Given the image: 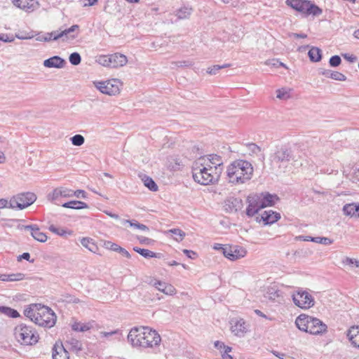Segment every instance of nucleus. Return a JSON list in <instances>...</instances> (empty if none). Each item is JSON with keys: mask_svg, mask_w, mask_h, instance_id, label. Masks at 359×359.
Wrapping results in <instances>:
<instances>
[{"mask_svg": "<svg viewBox=\"0 0 359 359\" xmlns=\"http://www.w3.org/2000/svg\"><path fill=\"white\" fill-rule=\"evenodd\" d=\"M205 157H200L192 167V175L195 182L202 185L214 184L217 182L222 174V170L206 162Z\"/></svg>", "mask_w": 359, "mask_h": 359, "instance_id": "f257e3e1", "label": "nucleus"}, {"mask_svg": "<svg viewBox=\"0 0 359 359\" xmlns=\"http://www.w3.org/2000/svg\"><path fill=\"white\" fill-rule=\"evenodd\" d=\"M253 167L248 161L237 159L226 168V180L234 185L242 184L250 180L253 175Z\"/></svg>", "mask_w": 359, "mask_h": 359, "instance_id": "f03ea898", "label": "nucleus"}, {"mask_svg": "<svg viewBox=\"0 0 359 359\" xmlns=\"http://www.w3.org/2000/svg\"><path fill=\"white\" fill-rule=\"evenodd\" d=\"M296 326L302 331L311 334H323L327 332V326L322 320L306 314L299 315L295 320Z\"/></svg>", "mask_w": 359, "mask_h": 359, "instance_id": "7ed1b4c3", "label": "nucleus"}, {"mask_svg": "<svg viewBox=\"0 0 359 359\" xmlns=\"http://www.w3.org/2000/svg\"><path fill=\"white\" fill-rule=\"evenodd\" d=\"M285 4L304 17L319 16L323 13V10L309 0H286Z\"/></svg>", "mask_w": 359, "mask_h": 359, "instance_id": "20e7f679", "label": "nucleus"}, {"mask_svg": "<svg viewBox=\"0 0 359 359\" xmlns=\"http://www.w3.org/2000/svg\"><path fill=\"white\" fill-rule=\"evenodd\" d=\"M14 335L18 342L22 345H33L38 342L39 334L29 325L21 323L15 327Z\"/></svg>", "mask_w": 359, "mask_h": 359, "instance_id": "39448f33", "label": "nucleus"}, {"mask_svg": "<svg viewBox=\"0 0 359 359\" xmlns=\"http://www.w3.org/2000/svg\"><path fill=\"white\" fill-rule=\"evenodd\" d=\"M36 313L35 323L41 327L50 328L56 323L57 317L53 311L46 306L41 304Z\"/></svg>", "mask_w": 359, "mask_h": 359, "instance_id": "423d86ee", "label": "nucleus"}, {"mask_svg": "<svg viewBox=\"0 0 359 359\" xmlns=\"http://www.w3.org/2000/svg\"><path fill=\"white\" fill-rule=\"evenodd\" d=\"M36 200V196L32 192H23L13 196L10 199L9 208L23 210Z\"/></svg>", "mask_w": 359, "mask_h": 359, "instance_id": "0eeeda50", "label": "nucleus"}, {"mask_svg": "<svg viewBox=\"0 0 359 359\" xmlns=\"http://www.w3.org/2000/svg\"><path fill=\"white\" fill-rule=\"evenodd\" d=\"M271 161L274 163L278 164L279 168L282 166L286 168L289 162L295 160L291 148L281 147L271 156Z\"/></svg>", "mask_w": 359, "mask_h": 359, "instance_id": "6e6552de", "label": "nucleus"}, {"mask_svg": "<svg viewBox=\"0 0 359 359\" xmlns=\"http://www.w3.org/2000/svg\"><path fill=\"white\" fill-rule=\"evenodd\" d=\"M292 300L295 305L302 309H309L314 305V299L306 291L299 290L292 294Z\"/></svg>", "mask_w": 359, "mask_h": 359, "instance_id": "1a4fd4ad", "label": "nucleus"}, {"mask_svg": "<svg viewBox=\"0 0 359 359\" xmlns=\"http://www.w3.org/2000/svg\"><path fill=\"white\" fill-rule=\"evenodd\" d=\"M148 327H135L132 328L128 335V340L133 346L140 347L142 341L145 339V334Z\"/></svg>", "mask_w": 359, "mask_h": 359, "instance_id": "9d476101", "label": "nucleus"}, {"mask_svg": "<svg viewBox=\"0 0 359 359\" xmlns=\"http://www.w3.org/2000/svg\"><path fill=\"white\" fill-rule=\"evenodd\" d=\"M61 198H72V190L67 187H59L54 189L47 196L48 200L55 205H60Z\"/></svg>", "mask_w": 359, "mask_h": 359, "instance_id": "9b49d317", "label": "nucleus"}, {"mask_svg": "<svg viewBox=\"0 0 359 359\" xmlns=\"http://www.w3.org/2000/svg\"><path fill=\"white\" fill-rule=\"evenodd\" d=\"M246 253L245 249L238 245H226L223 249L224 256L231 261L244 257Z\"/></svg>", "mask_w": 359, "mask_h": 359, "instance_id": "f8f14e48", "label": "nucleus"}, {"mask_svg": "<svg viewBox=\"0 0 359 359\" xmlns=\"http://www.w3.org/2000/svg\"><path fill=\"white\" fill-rule=\"evenodd\" d=\"M161 341V336L155 330L148 327V330L145 334V339L142 341L140 347L142 348H153L160 344Z\"/></svg>", "mask_w": 359, "mask_h": 359, "instance_id": "ddd939ff", "label": "nucleus"}, {"mask_svg": "<svg viewBox=\"0 0 359 359\" xmlns=\"http://www.w3.org/2000/svg\"><path fill=\"white\" fill-rule=\"evenodd\" d=\"M117 83L118 80L116 79L113 81H102L98 82L97 84H96V87L104 94L109 95H116L119 92V88Z\"/></svg>", "mask_w": 359, "mask_h": 359, "instance_id": "4468645a", "label": "nucleus"}, {"mask_svg": "<svg viewBox=\"0 0 359 359\" xmlns=\"http://www.w3.org/2000/svg\"><path fill=\"white\" fill-rule=\"evenodd\" d=\"M19 228L25 231H29L33 238L39 242L45 243L48 239V236L46 233L41 231L36 224L22 225L19 226Z\"/></svg>", "mask_w": 359, "mask_h": 359, "instance_id": "2eb2a0df", "label": "nucleus"}, {"mask_svg": "<svg viewBox=\"0 0 359 359\" xmlns=\"http://www.w3.org/2000/svg\"><path fill=\"white\" fill-rule=\"evenodd\" d=\"M280 218V213L273 210H266L260 216L256 217L257 222H263L264 225L272 224Z\"/></svg>", "mask_w": 359, "mask_h": 359, "instance_id": "dca6fc26", "label": "nucleus"}, {"mask_svg": "<svg viewBox=\"0 0 359 359\" xmlns=\"http://www.w3.org/2000/svg\"><path fill=\"white\" fill-rule=\"evenodd\" d=\"M12 2L15 6L27 12L33 11L39 7L36 0H12Z\"/></svg>", "mask_w": 359, "mask_h": 359, "instance_id": "f3484780", "label": "nucleus"}, {"mask_svg": "<svg viewBox=\"0 0 359 359\" xmlns=\"http://www.w3.org/2000/svg\"><path fill=\"white\" fill-rule=\"evenodd\" d=\"M53 359H69V353L61 341H57L52 349Z\"/></svg>", "mask_w": 359, "mask_h": 359, "instance_id": "a211bd4d", "label": "nucleus"}, {"mask_svg": "<svg viewBox=\"0 0 359 359\" xmlns=\"http://www.w3.org/2000/svg\"><path fill=\"white\" fill-rule=\"evenodd\" d=\"M242 207V200L231 197L224 201V208L227 212H237Z\"/></svg>", "mask_w": 359, "mask_h": 359, "instance_id": "6ab92c4d", "label": "nucleus"}, {"mask_svg": "<svg viewBox=\"0 0 359 359\" xmlns=\"http://www.w3.org/2000/svg\"><path fill=\"white\" fill-rule=\"evenodd\" d=\"M79 30V26L78 25H74L68 29H65L60 32L57 36L55 38H62L65 37L67 39H74L77 37Z\"/></svg>", "mask_w": 359, "mask_h": 359, "instance_id": "aec40b11", "label": "nucleus"}, {"mask_svg": "<svg viewBox=\"0 0 359 359\" xmlns=\"http://www.w3.org/2000/svg\"><path fill=\"white\" fill-rule=\"evenodd\" d=\"M153 285L159 291L167 295H173L176 293V289L171 284L162 282L161 280H156Z\"/></svg>", "mask_w": 359, "mask_h": 359, "instance_id": "412c9836", "label": "nucleus"}, {"mask_svg": "<svg viewBox=\"0 0 359 359\" xmlns=\"http://www.w3.org/2000/svg\"><path fill=\"white\" fill-rule=\"evenodd\" d=\"M65 60L57 55L51 57L43 61V65L48 68H62L65 67Z\"/></svg>", "mask_w": 359, "mask_h": 359, "instance_id": "4be33fe9", "label": "nucleus"}, {"mask_svg": "<svg viewBox=\"0 0 359 359\" xmlns=\"http://www.w3.org/2000/svg\"><path fill=\"white\" fill-rule=\"evenodd\" d=\"M245 321L243 319L232 320L231 323V332L238 337H243L246 332V327L245 326Z\"/></svg>", "mask_w": 359, "mask_h": 359, "instance_id": "5701e85b", "label": "nucleus"}, {"mask_svg": "<svg viewBox=\"0 0 359 359\" xmlns=\"http://www.w3.org/2000/svg\"><path fill=\"white\" fill-rule=\"evenodd\" d=\"M109 60L111 61L112 68L123 67L128 62L127 57L125 55L118 53L110 55Z\"/></svg>", "mask_w": 359, "mask_h": 359, "instance_id": "b1692460", "label": "nucleus"}, {"mask_svg": "<svg viewBox=\"0 0 359 359\" xmlns=\"http://www.w3.org/2000/svg\"><path fill=\"white\" fill-rule=\"evenodd\" d=\"M260 196L263 204L260 205L261 207H264V208L268 206L274 205L276 201L279 200V197L276 194H271L269 192L261 193Z\"/></svg>", "mask_w": 359, "mask_h": 359, "instance_id": "393cba45", "label": "nucleus"}, {"mask_svg": "<svg viewBox=\"0 0 359 359\" xmlns=\"http://www.w3.org/2000/svg\"><path fill=\"white\" fill-rule=\"evenodd\" d=\"M347 337L355 347L359 348V326L351 327L348 330Z\"/></svg>", "mask_w": 359, "mask_h": 359, "instance_id": "a878e982", "label": "nucleus"}, {"mask_svg": "<svg viewBox=\"0 0 359 359\" xmlns=\"http://www.w3.org/2000/svg\"><path fill=\"white\" fill-rule=\"evenodd\" d=\"M207 159L206 162L209 165H212V168H219L222 171L223 170V161L220 156L217 154H210L208 156H204Z\"/></svg>", "mask_w": 359, "mask_h": 359, "instance_id": "bb28decb", "label": "nucleus"}, {"mask_svg": "<svg viewBox=\"0 0 359 359\" xmlns=\"http://www.w3.org/2000/svg\"><path fill=\"white\" fill-rule=\"evenodd\" d=\"M343 211L346 215L359 217V203L346 204Z\"/></svg>", "mask_w": 359, "mask_h": 359, "instance_id": "cd10ccee", "label": "nucleus"}, {"mask_svg": "<svg viewBox=\"0 0 359 359\" xmlns=\"http://www.w3.org/2000/svg\"><path fill=\"white\" fill-rule=\"evenodd\" d=\"M63 208H71L74 210H81L88 208V205L81 201H71L64 203L61 205Z\"/></svg>", "mask_w": 359, "mask_h": 359, "instance_id": "c85d7f7f", "label": "nucleus"}, {"mask_svg": "<svg viewBox=\"0 0 359 359\" xmlns=\"http://www.w3.org/2000/svg\"><path fill=\"white\" fill-rule=\"evenodd\" d=\"M41 306V304H32L29 308H27L25 311L24 314L26 317L29 318L32 321H33L35 323L36 318V313L39 312L38 310H39V307Z\"/></svg>", "mask_w": 359, "mask_h": 359, "instance_id": "c756f323", "label": "nucleus"}, {"mask_svg": "<svg viewBox=\"0 0 359 359\" xmlns=\"http://www.w3.org/2000/svg\"><path fill=\"white\" fill-rule=\"evenodd\" d=\"M133 250L135 252L139 253L140 255H142L144 258H151V257L161 258L162 256V254H161V253H156L149 250L140 248L138 247H134Z\"/></svg>", "mask_w": 359, "mask_h": 359, "instance_id": "7c9ffc66", "label": "nucleus"}, {"mask_svg": "<svg viewBox=\"0 0 359 359\" xmlns=\"http://www.w3.org/2000/svg\"><path fill=\"white\" fill-rule=\"evenodd\" d=\"M247 201L248 204L250 205V207L256 208L258 210H261L264 208V207H261L260 205H263L262 203V198L259 194H254L250 195L248 197Z\"/></svg>", "mask_w": 359, "mask_h": 359, "instance_id": "2f4dec72", "label": "nucleus"}, {"mask_svg": "<svg viewBox=\"0 0 359 359\" xmlns=\"http://www.w3.org/2000/svg\"><path fill=\"white\" fill-rule=\"evenodd\" d=\"M193 11L192 8L188 6L181 7L176 11V16L179 20L187 19L190 17Z\"/></svg>", "mask_w": 359, "mask_h": 359, "instance_id": "473e14b6", "label": "nucleus"}, {"mask_svg": "<svg viewBox=\"0 0 359 359\" xmlns=\"http://www.w3.org/2000/svg\"><path fill=\"white\" fill-rule=\"evenodd\" d=\"M25 275L22 273L2 274V281L13 282L25 279Z\"/></svg>", "mask_w": 359, "mask_h": 359, "instance_id": "72a5a7b5", "label": "nucleus"}, {"mask_svg": "<svg viewBox=\"0 0 359 359\" xmlns=\"http://www.w3.org/2000/svg\"><path fill=\"white\" fill-rule=\"evenodd\" d=\"M309 59L312 62H319L322 59V51L317 47H312L308 53Z\"/></svg>", "mask_w": 359, "mask_h": 359, "instance_id": "f704fd0d", "label": "nucleus"}, {"mask_svg": "<svg viewBox=\"0 0 359 359\" xmlns=\"http://www.w3.org/2000/svg\"><path fill=\"white\" fill-rule=\"evenodd\" d=\"M92 327L93 326L90 323H83L81 322H74L72 325V330H74L75 332H84L88 330H90L92 328Z\"/></svg>", "mask_w": 359, "mask_h": 359, "instance_id": "c9c22d12", "label": "nucleus"}, {"mask_svg": "<svg viewBox=\"0 0 359 359\" xmlns=\"http://www.w3.org/2000/svg\"><path fill=\"white\" fill-rule=\"evenodd\" d=\"M0 313L13 318L20 316L17 310L6 306H0Z\"/></svg>", "mask_w": 359, "mask_h": 359, "instance_id": "e433bc0d", "label": "nucleus"}, {"mask_svg": "<svg viewBox=\"0 0 359 359\" xmlns=\"http://www.w3.org/2000/svg\"><path fill=\"white\" fill-rule=\"evenodd\" d=\"M142 181L144 186L147 187L150 191H156L158 190V186L151 177L144 175L142 178Z\"/></svg>", "mask_w": 359, "mask_h": 359, "instance_id": "4c0bfd02", "label": "nucleus"}, {"mask_svg": "<svg viewBox=\"0 0 359 359\" xmlns=\"http://www.w3.org/2000/svg\"><path fill=\"white\" fill-rule=\"evenodd\" d=\"M166 233H171L174 235V239L177 241H182L185 237V233L180 229H172L168 230Z\"/></svg>", "mask_w": 359, "mask_h": 359, "instance_id": "58836bf2", "label": "nucleus"}, {"mask_svg": "<svg viewBox=\"0 0 359 359\" xmlns=\"http://www.w3.org/2000/svg\"><path fill=\"white\" fill-rule=\"evenodd\" d=\"M81 243L83 246L88 248L90 252H95L97 249V245L93 242V240L88 238H83Z\"/></svg>", "mask_w": 359, "mask_h": 359, "instance_id": "ea45409f", "label": "nucleus"}, {"mask_svg": "<svg viewBox=\"0 0 359 359\" xmlns=\"http://www.w3.org/2000/svg\"><path fill=\"white\" fill-rule=\"evenodd\" d=\"M231 66V64H224L222 65H213L212 67H209L207 69V73L209 74H211V75H215L217 74L219 70H220L222 69L226 68V67H229Z\"/></svg>", "mask_w": 359, "mask_h": 359, "instance_id": "a19ab883", "label": "nucleus"}, {"mask_svg": "<svg viewBox=\"0 0 359 359\" xmlns=\"http://www.w3.org/2000/svg\"><path fill=\"white\" fill-rule=\"evenodd\" d=\"M71 141L74 146H81L84 143L85 139L83 135L77 134L71 137Z\"/></svg>", "mask_w": 359, "mask_h": 359, "instance_id": "79ce46f5", "label": "nucleus"}, {"mask_svg": "<svg viewBox=\"0 0 359 359\" xmlns=\"http://www.w3.org/2000/svg\"><path fill=\"white\" fill-rule=\"evenodd\" d=\"M69 60L72 65H78L81 63V57L79 53L74 52L70 54Z\"/></svg>", "mask_w": 359, "mask_h": 359, "instance_id": "37998d69", "label": "nucleus"}, {"mask_svg": "<svg viewBox=\"0 0 359 359\" xmlns=\"http://www.w3.org/2000/svg\"><path fill=\"white\" fill-rule=\"evenodd\" d=\"M110 55H101L99 57L97 62L102 66L111 67V61L109 60Z\"/></svg>", "mask_w": 359, "mask_h": 359, "instance_id": "c03bdc74", "label": "nucleus"}, {"mask_svg": "<svg viewBox=\"0 0 359 359\" xmlns=\"http://www.w3.org/2000/svg\"><path fill=\"white\" fill-rule=\"evenodd\" d=\"M341 63V59L339 55H333L329 60V64L332 67H337Z\"/></svg>", "mask_w": 359, "mask_h": 359, "instance_id": "a18cd8bd", "label": "nucleus"}, {"mask_svg": "<svg viewBox=\"0 0 359 359\" xmlns=\"http://www.w3.org/2000/svg\"><path fill=\"white\" fill-rule=\"evenodd\" d=\"M68 343L69 344V345L71 346V348L74 351H81L82 349V344H81V341H79V340L72 339L69 341H68Z\"/></svg>", "mask_w": 359, "mask_h": 359, "instance_id": "49530a36", "label": "nucleus"}, {"mask_svg": "<svg viewBox=\"0 0 359 359\" xmlns=\"http://www.w3.org/2000/svg\"><path fill=\"white\" fill-rule=\"evenodd\" d=\"M330 75L332 76L331 79L336 81H344L346 80V76L339 72L332 71V73H330Z\"/></svg>", "mask_w": 359, "mask_h": 359, "instance_id": "de8ad7c7", "label": "nucleus"}, {"mask_svg": "<svg viewBox=\"0 0 359 359\" xmlns=\"http://www.w3.org/2000/svg\"><path fill=\"white\" fill-rule=\"evenodd\" d=\"M49 230L51 232H53V233H55L57 235H59V236H64L67 233V231L65 229H58L55 226H54L53 224H52V225H50L49 226Z\"/></svg>", "mask_w": 359, "mask_h": 359, "instance_id": "09e8293b", "label": "nucleus"}, {"mask_svg": "<svg viewBox=\"0 0 359 359\" xmlns=\"http://www.w3.org/2000/svg\"><path fill=\"white\" fill-rule=\"evenodd\" d=\"M137 239L142 245H150L154 243V240L142 236H138Z\"/></svg>", "mask_w": 359, "mask_h": 359, "instance_id": "8fccbe9b", "label": "nucleus"}, {"mask_svg": "<svg viewBox=\"0 0 359 359\" xmlns=\"http://www.w3.org/2000/svg\"><path fill=\"white\" fill-rule=\"evenodd\" d=\"M72 197H76L78 198H86L87 197V194L85 191L81 189H78L76 191L72 190Z\"/></svg>", "mask_w": 359, "mask_h": 359, "instance_id": "3c124183", "label": "nucleus"}, {"mask_svg": "<svg viewBox=\"0 0 359 359\" xmlns=\"http://www.w3.org/2000/svg\"><path fill=\"white\" fill-rule=\"evenodd\" d=\"M259 210H258L256 208L250 207V205L248 204L245 212L248 217H252L257 214Z\"/></svg>", "mask_w": 359, "mask_h": 359, "instance_id": "603ef678", "label": "nucleus"}, {"mask_svg": "<svg viewBox=\"0 0 359 359\" xmlns=\"http://www.w3.org/2000/svg\"><path fill=\"white\" fill-rule=\"evenodd\" d=\"M276 97L281 100H286L290 96L286 90L284 89H278L276 91Z\"/></svg>", "mask_w": 359, "mask_h": 359, "instance_id": "864d4df0", "label": "nucleus"}, {"mask_svg": "<svg viewBox=\"0 0 359 359\" xmlns=\"http://www.w3.org/2000/svg\"><path fill=\"white\" fill-rule=\"evenodd\" d=\"M59 33L60 32L58 31H54L50 33H47V36L45 37V41H51V40L55 41V40L59 39L60 38L54 37V36H57V34H59Z\"/></svg>", "mask_w": 359, "mask_h": 359, "instance_id": "5fc2aeb1", "label": "nucleus"}, {"mask_svg": "<svg viewBox=\"0 0 359 359\" xmlns=\"http://www.w3.org/2000/svg\"><path fill=\"white\" fill-rule=\"evenodd\" d=\"M248 147L250 151H251L253 154H258L259 152L261 151V149L259 147H258L256 144L255 143H250V144H248Z\"/></svg>", "mask_w": 359, "mask_h": 359, "instance_id": "6e6d98bb", "label": "nucleus"}, {"mask_svg": "<svg viewBox=\"0 0 359 359\" xmlns=\"http://www.w3.org/2000/svg\"><path fill=\"white\" fill-rule=\"evenodd\" d=\"M344 263L348 265L354 264L356 267H359V261L352 258L346 257V259L344 261Z\"/></svg>", "mask_w": 359, "mask_h": 359, "instance_id": "4d7b16f0", "label": "nucleus"}, {"mask_svg": "<svg viewBox=\"0 0 359 359\" xmlns=\"http://www.w3.org/2000/svg\"><path fill=\"white\" fill-rule=\"evenodd\" d=\"M183 252L190 259H194L197 257L196 252L190 250H184Z\"/></svg>", "mask_w": 359, "mask_h": 359, "instance_id": "13d9d810", "label": "nucleus"}, {"mask_svg": "<svg viewBox=\"0 0 359 359\" xmlns=\"http://www.w3.org/2000/svg\"><path fill=\"white\" fill-rule=\"evenodd\" d=\"M343 57L348 62H355L357 61L358 58L355 55H349L348 53H346V54H344L343 55Z\"/></svg>", "mask_w": 359, "mask_h": 359, "instance_id": "bf43d9fd", "label": "nucleus"}, {"mask_svg": "<svg viewBox=\"0 0 359 359\" xmlns=\"http://www.w3.org/2000/svg\"><path fill=\"white\" fill-rule=\"evenodd\" d=\"M174 64L177 67H191L192 65V64L190 61H186V60L175 62Z\"/></svg>", "mask_w": 359, "mask_h": 359, "instance_id": "052dcab7", "label": "nucleus"}, {"mask_svg": "<svg viewBox=\"0 0 359 359\" xmlns=\"http://www.w3.org/2000/svg\"><path fill=\"white\" fill-rule=\"evenodd\" d=\"M29 259H30V254L29 252H24L18 257V260L20 261L21 259H25V260L29 261L31 263H33L34 259L30 260Z\"/></svg>", "mask_w": 359, "mask_h": 359, "instance_id": "680f3d73", "label": "nucleus"}, {"mask_svg": "<svg viewBox=\"0 0 359 359\" xmlns=\"http://www.w3.org/2000/svg\"><path fill=\"white\" fill-rule=\"evenodd\" d=\"M104 245H110V247H109V249L112 251H114V252H118V250L121 247V246L118 245L117 244L111 243L110 241H107V243H105Z\"/></svg>", "mask_w": 359, "mask_h": 359, "instance_id": "e2e57ef3", "label": "nucleus"}, {"mask_svg": "<svg viewBox=\"0 0 359 359\" xmlns=\"http://www.w3.org/2000/svg\"><path fill=\"white\" fill-rule=\"evenodd\" d=\"M330 73H332V71L330 69H320L319 74L325 76L327 78H330L332 76L330 75Z\"/></svg>", "mask_w": 359, "mask_h": 359, "instance_id": "0e129e2a", "label": "nucleus"}, {"mask_svg": "<svg viewBox=\"0 0 359 359\" xmlns=\"http://www.w3.org/2000/svg\"><path fill=\"white\" fill-rule=\"evenodd\" d=\"M10 205V201H8L6 198L0 199V208H8Z\"/></svg>", "mask_w": 359, "mask_h": 359, "instance_id": "69168bd1", "label": "nucleus"}, {"mask_svg": "<svg viewBox=\"0 0 359 359\" xmlns=\"http://www.w3.org/2000/svg\"><path fill=\"white\" fill-rule=\"evenodd\" d=\"M320 244H323L325 245H330L333 243V241L331 240L329 238L327 237H322V238H320Z\"/></svg>", "mask_w": 359, "mask_h": 359, "instance_id": "338daca9", "label": "nucleus"}, {"mask_svg": "<svg viewBox=\"0 0 359 359\" xmlns=\"http://www.w3.org/2000/svg\"><path fill=\"white\" fill-rule=\"evenodd\" d=\"M117 333H118V330H114V331H111V332H101L100 335L102 337H109L112 336Z\"/></svg>", "mask_w": 359, "mask_h": 359, "instance_id": "774afa93", "label": "nucleus"}]
</instances>
